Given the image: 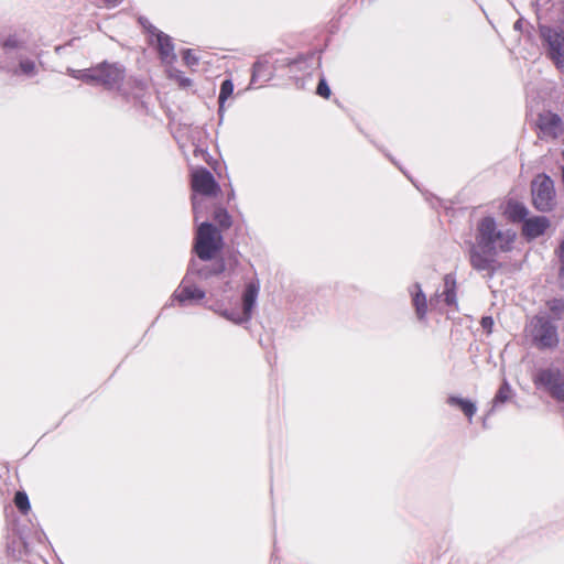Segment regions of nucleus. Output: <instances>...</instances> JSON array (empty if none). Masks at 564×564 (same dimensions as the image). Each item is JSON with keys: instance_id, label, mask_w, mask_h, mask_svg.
<instances>
[{"instance_id": "1", "label": "nucleus", "mask_w": 564, "mask_h": 564, "mask_svg": "<svg viewBox=\"0 0 564 564\" xmlns=\"http://www.w3.org/2000/svg\"><path fill=\"white\" fill-rule=\"evenodd\" d=\"M514 239L516 234L498 229L492 217L481 218L476 228V241L469 249L470 265L477 271H495L496 256L498 252L511 251Z\"/></svg>"}, {"instance_id": "2", "label": "nucleus", "mask_w": 564, "mask_h": 564, "mask_svg": "<svg viewBox=\"0 0 564 564\" xmlns=\"http://www.w3.org/2000/svg\"><path fill=\"white\" fill-rule=\"evenodd\" d=\"M525 330L532 345L539 350H553L560 345L557 326L545 315H534Z\"/></svg>"}, {"instance_id": "3", "label": "nucleus", "mask_w": 564, "mask_h": 564, "mask_svg": "<svg viewBox=\"0 0 564 564\" xmlns=\"http://www.w3.org/2000/svg\"><path fill=\"white\" fill-rule=\"evenodd\" d=\"M77 78L86 83L99 84L107 89H119L126 78V68L118 63L102 62L80 72Z\"/></svg>"}, {"instance_id": "4", "label": "nucleus", "mask_w": 564, "mask_h": 564, "mask_svg": "<svg viewBox=\"0 0 564 564\" xmlns=\"http://www.w3.org/2000/svg\"><path fill=\"white\" fill-rule=\"evenodd\" d=\"M223 248V237L220 231L209 223H203L198 226L194 251L203 261L212 260Z\"/></svg>"}, {"instance_id": "5", "label": "nucleus", "mask_w": 564, "mask_h": 564, "mask_svg": "<svg viewBox=\"0 0 564 564\" xmlns=\"http://www.w3.org/2000/svg\"><path fill=\"white\" fill-rule=\"evenodd\" d=\"M539 34L546 56L558 69L564 68V32L549 25H541Z\"/></svg>"}, {"instance_id": "6", "label": "nucleus", "mask_w": 564, "mask_h": 564, "mask_svg": "<svg viewBox=\"0 0 564 564\" xmlns=\"http://www.w3.org/2000/svg\"><path fill=\"white\" fill-rule=\"evenodd\" d=\"M533 206L540 212H550L555 206V189L552 178L546 174L536 175L531 183Z\"/></svg>"}, {"instance_id": "7", "label": "nucleus", "mask_w": 564, "mask_h": 564, "mask_svg": "<svg viewBox=\"0 0 564 564\" xmlns=\"http://www.w3.org/2000/svg\"><path fill=\"white\" fill-rule=\"evenodd\" d=\"M533 382L535 386L544 387L556 400L564 402V375L560 369H540L533 376Z\"/></svg>"}, {"instance_id": "8", "label": "nucleus", "mask_w": 564, "mask_h": 564, "mask_svg": "<svg viewBox=\"0 0 564 564\" xmlns=\"http://www.w3.org/2000/svg\"><path fill=\"white\" fill-rule=\"evenodd\" d=\"M192 189L204 196H216L220 191L213 174L205 167L197 169L191 176Z\"/></svg>"}, {"instance_id": "9", "label": "nucleus", "mask_w": 564, "mask_h": 564, "mask_svg": "<svg viewBox=\"0 0 564 564\" xmlns=\"http://www.w3.org/2000/svg\"><path fill=\"white\" fill-rule=\"evenodd\" d=\"M538 128V138L556 139L563 132V122L558 115L544 111L541 112L535 123Z\"/></svg>"}, {"instance_id": "10", "label": "nucleus", "mask_w": 564, "mask_h": 564, "mask_svg": "<svg viewBox=\"0 0 564 564\" xmlns=\"http://www.w3.org/2000/svg\"><path fill=\"white\" fill-rule=\"evenodd\" d=\"M140 22L142 23L145 31L155 37L156 50L161 61L165 64H172L176 59L172 39L165 33L159 31L152 24H145L142 19H140Z\"/></svg>"}, {"instance_id": "11", "label": "nucleus", "mask_w": 564, "mask_h": 564, "mask_svg": "<svg viewBox=\"0 0 564 564\" xmlns=\"http://www.w3.org/2000/svg\"><path fill=\"white\" fill-rule=\"evenodd\" d=\"M551 226L550 220L545 216H533L522 224L521 234L531 241L542 236Z\"/></svg>"}, {"instance_id": "12", "label": "nucleus", "mask_w": 564, "mask_h": 564, "mask_svg": "<svg viewBox=\"0 0 564 564\" xmlns=\"http://www.w3.org/2000/svg\"><path fill=\"white\" fill-rule=\"evenodd\" d=\"M273 66L265 59H259L253 64L250 84L256 88L262 87L273 76Z\"/></svg>"}, {"instance_id": "13", "label": "nucleus", "mask_w": 564, "mask_h": 564, "mask_svg": "<svg viewBox=\"0 0 564 564\" xmlns=\"http://www.w3.org/2000/svg\"><path fill=\"white\" fill-rule=\"evenodd\" d=\"M205 296V292L192 283L184 282L176 291L175 297L181 303L200 301Z\"/></svg>"}, {"instance_id": "14", "label": "nucleus", "mask_w": 564, "mask_h": 564, "mask_svg": "<svg viewBox=\"0 0 564 564\" xmlns=\"http://www.w3.org/2000/svg\"><path fill=\"white\" fill-rule=\"evenodd\" d=\"M239 301L240 304L238 307L221 311L224 317L236 324H240L247 318V289L241 292Z\"/></svg>"}, {"instance_id": "15", "label": "nucleus", "mask_w": 564, "mask_h": 564, "mask_svg": "<svg viewBox=\"0 0 564 564\" xmlns=\"http://www.w3.org/2000/svg\"><path fill=\"white\" fill-rule=\"evenodd\" d=\"M528 208L519 202H508L505 215L512 223H524L528 219Z\"/></svg>"}, {"instance_id": "16", "label": "nucleus", "mask_w": 564, "mask_h": 564, "mask_svg": "<svg viewBox=\"0 0 564 564\" xmlns=\"http://www.w3.org/2000/svg\"><path fill=\"white\" fill-rule=\"evenodd\" d=\"M447 403L458 408L469 422H471L477 411L476 404L473 401L460 397L451 395L447 398Z\"/></svg>"}, {"instance_id": "17", "label": "nucleus", "mask_w": 564, "mask_h": 564, "mask_svg": "<svg viewBox=\"0 0 564 564\" xmlns=\"http://www.w3.org/2000/svg\"><path fill=\"white\" fill-rule=\"evenodd\" d=\"M551 317L554 321H561L564 317V300L563 299H551L545 303Z\"/></svg>"}, {"instance_id": "18", "label": "nucleus", "mask_w": 564, "mask_h": 564, "mask_svg": "<svg viewBox=\"0 0 564 564\" xmlns=\"http://www.w3.org/2000/svg\"><path fill=\"white\" fill-rule=\"evenodd\" d=\"M443 295L447 305H456V283L449 276L445 278Z\"/></svg>"}, {"instance_id": "19", "label": "nucleus", "mask_w": 564, "mask_h": 564, "mask_svg": "<svg viewBox=\"0 0 564 564\" xmlns=\"http://www.w3.org/2000/svg\"><path fill=\"white\" fill-rule=\"evenodd\" d=\"M413 305L415 307L417 318L423 319L427 311V303L426 297L421 290H419L413 296Z\"/></svg>"}, {"instance_id": "20", "label": "nucleus", "mask_w": 564, "mask_h": 564, "mask_svg": "<svg viewBox=\"0 0 564 564\" xmlns=\"http://www.w3.org/2000/svg\"><path fill=\"white\" fill-rule=\"evenodd\" d=\"M13 502H14L17 509L22 514L25 516V514H28L30 512L31 505H30V500H29V497H28L25 491H17L15 495H14Z\"/></svg>"}, {"instance_id": "21", "label": "nucleus", "mask_w": 564, "mask_h": 564, "mask_svg": "<svg viewBox=\"0 0 564 564\" xmlns=\"http://www.w3.org/2000/svg\"><path fill=\"white\" fill-rule=\"evenodd\" d=\"M213 217L221 229H228L231 226V216L221 207L215 209Z\"/></svg>"}, {"instance_id": "22", "label": "nucleus", "mask_w": 564, "mask_h": 564, "mask_svg": "<svg viewBox=\"0 0 564 564\" xmlns=\"http://www.w3.org/2000/svg\"><path fill=\"white\" fill-rule=\"evenodd\" d=\"M234 84L230 79H226L221 83L220 93L218 97L219 107L223 108L224 102L232 95Z\"/></svg>"}, {"instance_id": "23", "label": "nucleus", "mask_w": 564, "mask_h": 564, "mask_svg": "<svg viewBox=\"0 0 564 564\" xmlns=\"http://www.w3.org/2000/svg\"><path fill=\"white\" fill-rule=\"evenodd\" d=\"M316 94L318 96L323 97L324 99H329L332 91H330V88H329L328 84L326 83L325 78L319 79L317 87H316Z\"/></svg>"}, {"instance_id": "24", "label": "nucleus", "mask_w": 564, "mask_h": 564, "mask_svg": "<svg viewBox=\"0 0 564 564\" xmlns=\"http://www.w3.org/2000/svg\"><path fill=\"white\" fill-rule=\"evenodd\" d=\"M258 292H259V285L254 284V283H249V313L251 312V308L256 301Z\"/></svg>"}, {"instance_id": "25", "label": "nucleus", "mask_w": 564, "mask_h": 564, "mask_svg": "<svg viewBox=\"0 0 564 564\" xmlns=\"http://www.w3.org/2000/svg\"><path fill=\"white\" fill-rule=\"evenodd\" d=\"M560 262H561V268H560V276L562 279H564V240L560 243L558 248L556 249L555 251Z\"/></svg>"}, {"instance_id": "26", "label": "nucleus", "mask_w": 564, "mask_h": 564, "mask_svg": "<svg viewBox=\"0 0 564 564\" xmlns=\"http://www.w3.org/2000/svg\"><path fill=\"white\" fill-rule=\"evenodd\" d=\"M20 45L21 43L15 35L8 36L2 43L4 48H18Z\"/></svg>"}, {"instance_id": "27", "label": "nucleus", "mask_w": 564, "mask_h": 564, "mask_svg": "<svg viewBox=\"0 0 564 564\" xmlns=\"http://www.w3.org/2000/svg\"><path fill=\"white\" fill-rule=\"evenodd\" d=\"M480 325L488 335L492 333L494 319L491 316H484L480 321Z\"/></svg>"}, {"instance_id": "28", "label": "nucleus", "mask_w": 564, "mask_h": 564, "mask_svg": "<svg viewBox=\"0 0 564 564\" xmlns=\"http://www.w3.org/2000/svg\"><path fill=\"white\" fill-rule=\"evenodd\" d=\"M508 393H509V388L507 386L501 387L495 397V401L501 402V403L506 402L509 398Z\"/></svg>"}, {"instance_id": "29", "label": "nucleus", "mask_w": 564, "mask_h": 564, "mask_svg": "<svg viewBox=\"0 0 564 564\" xmlns=\"http://www.w3.org/2000/svg\"><path fill=\"white\" fill-rule=\"evenodd\" d=\"M20 68L24 74H32L35 70V64L32 61H22Z\"/></svg>"}, {"instance_id": "30", "label": "nucleus", "mask_w": 564, "mask_h": 564, "mask_svg": "<svg viewBox=\"0 0 564 564\" xmlns=\"http://www.w3.org/2000/svg\"><path fill=\"white\" fill-rule=\"evenodd\" d=\"M183 59H184L185 64L188 66L196 65L198 62L197 57L192 54L191 50H186L184 52Z\"/></svg>"}, {"instance_id": "31", "label": "nucleus", "mask_w": 564, "mask_h": 564, "mask_svg": "<svg viewBox=\"0 0 564 564\" xmlns=\"http://www.w3.org/2000/svg\"><path fill=\"white\" fill-rule=\"evenodd\" d=\"M562 182H563V185H564V166L562 167Z\"/></svg>"}]
</instances>
